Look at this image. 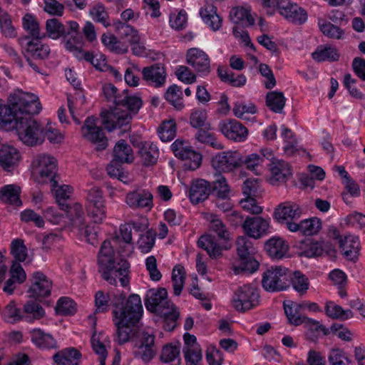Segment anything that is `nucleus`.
Segmentation results:
<instances>
[{
	"mask_svg": "<svg viewBox=\"0 0 365 365\" xmlns=\"http://www.w3.org/2000/svg\"><path fill=\"white\" fill-rule=\"evenodd\" d=\"M262 163L263 157L257 153H252L245 157L242 156V165H245L247 170L253 172L257 175L262 173Z\"/></svg>",
	"mask_w": 365,
	"mask_h": 365,
	"instance_id": "nucleus-48",
	"label": "nucleus"
},
{
	"mask_svg": "<svg viewBox=\"0 0 365 365\" xmlns=\"http://www.w3.org/2000/svg\"><path fill=\"white\" fill-rule=\"evenodd\" d=\"M81 352L75 348H67L57 352L53 356V361L58 365H79Z\"/></svg>",
	"mask_w": 365,
	"mask_h": 365,
	"instance_id": "nucleus-30",
	"label": "nucleus"
},
{
	"mask_svg": "<svg viewBox=\"0 0 365 365\" xmlns=\"http://www.w3.org/2000/svg\"><path fill=\"white\" fill-rule=\"evenodd\" d=\"M11 253L16 261L24 262L28 256L24 240L15 239L11 242Z\"/></svg>",
	"mask_w": 365,
	"mask_h": 365,
	"instance_id": "nucleus-61",
	"label": "nucleus"
},
{
	"mask_svg": "<svg viewBox=\"0 0 365 365\" xmlns=\"http://www.w3.org/2000/svg\"><path fill=\"white\" fill-rule=\"evenodd\" d=\"M44 36L45 34H42L41 37L30 39L29 36H24L19 38V43L21 45L24 41H27L26 47L22 51L24 58L43 61L48 57L51 52L49 46L41 41V38Z\"/></svg>",
	"mask_w": 365,
	"mask_h": 365,
	"instance_id": "nucleus-12",
	"label": "nucleus"
},
{
	"mask_svg": "<svg viewBox=\"0 0 365 365\" xmlns=\"http://www.w3.org/2000/svg\"><path fill=\"white\" fill-rule=\"evenodd\" d=\"M98 118L93 115L88 116L81 127L82 137L97 145V150H105L108 146V139L102 128L97 125Z\"/></svg>",
	"mask_w": 365,
	"mask_h": 365,
	"instance_id": "nucleus-10",
	"label": "nucleus"
},
{
	"mask_svg": "<svg viewBox=\"0 0 365 365\" xmlns=\"http://www.w3.org/2000/svg\"><path fill=\"white\" fill-rule=\"evenodd\" d=\"M113 26L119 36L126 38L129 43H136L140 39L138 31L129 24L117 21L114 22Z\"/></svg>",
	"mask_w": 365,
	"mask_h": 365,
	"instance_id": "nucleus-38",
	"label": "nucleus"
},
{
	"mask_svg": "<svg viewBox=\"0 0 365 365\" xmlns=\"http://www.w3.org/2000/svg\"><path fill=\"white\" fill-rule=\"evenodd\" d=\"M161 361L170 363V365H180V347L179 346L167 344L163 346L160 356Z\"/></svg>",
	"mask_w": 365,
	"mask_h": 365,
	"instance_id": "nucleus-46",
	"label": "nucleus"
},
{
	"mask_svg": "<svg viewBox=\"0 0 365 365\" xmlns=\"http://www.w3.org/2000/svg\"><path fill=\"white\" fill-rule=\"evenodd\" d=\"M143 105L142 99L137 96H130L127 90L122 91L121 97L115 98V108L106 113L101 114L103 124L106 129L112 131L116 128H123L126 131L130 128V111L137 113Z\"/></svg>",
	"mask_w": 365,
	"mask_h": 365,
	"instance_id": "nucleus-4",
	"label": "nucleus"
},
{
	"mask_svg": "<svg viewBox=\"0 0 365 365\" xmlns=\"http://www.w3.org/2000/svg\"><path fill=\"white\" fill-rule=\"evenodd\" d=\"M217 75L222 81L228 83L235 87H240L245 84L246 77L243 74L235 76V73L227 69L219 66L217 68Z\"/></svg>",
	"mask_w": 365,
	"mask_h": 365,
	"instance_id": "nucleus-45",
	"label": "nucleus"
},
{
	"mask_svg": "<svg viewBox=\"0 0 365 365\" xmlns=\"http://www.w3.org/2000/svg\"><path fill=\"white\" fill-rule=\"evenodd\" d=\"M21 159L19 151L13 146L3 145L0 148V167L6 171L13 170Z\"/></svg>",
	"mask_w": 365,
	"mask_h": 365,
	"instance_id": "nucleus-24",
	"label": "nucleus"
},
{
	"mask_svg": "<svg viewBox=\"0 0 365 365\" xmlns=\"http://www.w3.org/2000/svg\"><path fill=\"white\" fill-rule=\"evenodd\" d=\"M61 209L65 210L68 217L74 225L81 227L84 223L83 211L81 205L74 203L72 205L67 203H60Z\"/></svg>",
	"mask_w": 365,
	"mask_h": 365,
	"instance_id": "nucleus-33",
	"label": "nucleus"
},
{
	"mask_svg": "<svg viewBox=\"0 0 365 365\" xmlns=\"http://www.w3.org/2000/svg\"><path fill=\"white\" fill-rule=\"evenodd\" d=\"M264 249L271 258L279 259L287 254L288 246L281 239L272 238L266 242Z\"/></svg>",
	"mask_w": 365,
	"mask_h": 365,
	"instance_id": "nucleus-31",
	"label": "nucleus"
},
{
	"mask_svg": "<svg viewBox=\"0 0 365 365\" xmlns=\"http://www.w3.org/2000/svg\"><path fill=\"white\" fill-rule=\"evenodd\" d=\"M213 168L219 171L230 172L242 165V155L237 151H225L212 160Z\"/></svg>",
	"mask_w": 365,
	"mask_h": 365,
	"instance_id": "nucleus-14",
	"label": "nucleus"
},
{
	"mask_svg": "<svg viewBox=\"0 0 365 365\" xmlns=\"http://www.w3.org/2000/svg\"><path fill=\"white\" fill-rule=\"evenodd\" d=\"M290 274L288 269L272 267L263 273L262 285L268 292H279L289 287Z\"/></svg>",
	"mask_w": 365,
	"mask_h": 365,
	"instance_id": "nucleus-7",
	"label": "nucleus"
},
{
	"mask_svg": "<svg viewBox=\"0 0 365 365\" xmlns=\"http://www.w3.org/2000/svg\"><path fill=\"white\" fill-rule=\"evenodd\" d=\"M230 19L234 24L242 23L246 26L255 24V19L250 14V10L242 6H237L230 12Z\"/></svg>",
	"mask_w": 365,
	"mask_h": 365,
	"instance_id": "nucleus-32",
	"label": "nucleus"
},
{
	"mask_svg": "<svg viewBox=\"0 0 365 365\" xmlns=\"http://www.w3.org/2000/svg\"><path fill=\"white\" fill-rule=\"evenodd\" d=\"M113 159L126 163H130L133 161L132 149L125 140H120L115 144L113 149Z\"/></svg>",
	"mask_w": 365,
	"mask_h": 365,
	"instance_id": "nucleus-43",
	"label": "nucleus"
},
{
	"mask_svg": "<svg viewBox=\"0 0 365 365\" xmlns=\"http://www.w3.org/2000/svg\"><path fill=\"white\" fill-rule=\"evenodd\" d=\"M331 365H349L351 361L340 349H332L328 356Z\"/></svg>",
	"mask_w": 365,
	"mask_h": 365,
	"instance_id": "nucleus-64",
	"label": "nucleus"
},
{
	"mask_svg": "<svg viewBox=\"0 0 365 365\" xmlns=\"http://www.w3.org/2000/svg\"><path fill=\"white\" fill-rule=\"evenodd\" d=\"M160 140L163 142L172 140L176 134V124L174 120L164 121L158 130Z\"/></svg>",
	"mask_w": 365,
	"mask_h": 365,
	"instance_id": "nucleus-53",
	"label": "nucleus"
},
{
	"mask_svg": "<svg viewBox=\"0 0 365 365\" xmlns=\"http://www.w3.org/2000/svg\"><path fill=\"white\" fill-rule=\"evenodd\" d=\"M318 26L321 32L329 38L341 39L344 35V31L341 26L332 24L325 19H319Z\"/></svg>",
	"mask_w": 365,
	"mask_h": 365,
	"instance_id": "nucleus-35",
	"label": "nucleus"
},
{
	"mask_svg": "<svg viewBox=\"0 0 365 365\" xmlns=\"http://www.w3.org/2000/svg\"><path fill=\"white\" fill-rule=\"evenodd\" d=\"M187 63L201 76H207L210 72V63L208 56L202 50L192 48L187 53Z\"/></svg>",
	"mask_w": 365,
	"mask_h": 365,
	"instance_id": "nucleus-17",
	"label": "nucleus"
},
{
	"mask_svg": "<svg viewBox=\"0 0 365 365\" xmlns=\"http://www.w3.org/2000/svg\"><path fill=\"white\" fill-rule=\"evenodd\" d=\"M76 311V303L68 297H61L56 304V312L61 315H72Z\"/></svg>",
	"mask_w": 365,
	"mask_h": 365,
	"instance_id": "nucleus-57",
	"label": "nucleus"
},
{
	"mask_svg": "<svg viewBox=\"0 0 365 365\" xmlns=\"http://www.w3.org/2000/svg\"><path fill=\"white\" fill-rule=\"evenodd\" d=\"M190 123L195 128H209L210 123L207 122V113L204 110H193L190 116Z\"/></svg>",
	"mask_w": 365,
	"mask_h": 365,
	"instance_id": "nucleus-59",
	"label": "nucleus"
},
{
	"mask_svg": "<svg viewBox=\"0 0 365 365\" xmlns=\"http://www.w3.org/2000/svg\"><path fill=\"white\" fill-rule=\"evenodd\" d=\"M113 320L116 327L115 341L123 345L129 341L133 343L140 331L138 324L143 316V305L139 295L132 294L126 298L122 293L112 299Z\"/></svg>",
	"mask_w": 365,
	"mask_h": 365,
	"instance_id": "nucleus-2",
	"label": "nucleus"
},
{
	"mask_svg": "<svg viewBox=\"0 0 365 365\" xmlns=\"http://www.w3.org/2000/svg\"><path fill=\"white\" fill-rule=\"evenodd\" d=\"M259 294L253 284H245L237 288L232 297L234 308L241 312L250 310L259 304Z\"/></svg>",
	"mask_w": 365,
	"mask_h": 365,
	"instance_id": "nucleus-9",
	"label": "nucleus"
},
{
	"mask_svg": "<svg viewBox=\"0 0 365 365\" xmlns=\"http://www.w3.org/2000/svg\"><path fill=\"white\" fill-rule=\"evenodd\" d=\"M339 247L344 256L351 261L358 258L359 253V239L354 235H346L344 239H340Z\"/></svg>",
	"mask_w": 365,
	"mask_h": 365,
	"instance_id": "nucleus-27",
	"label": "nucleus"
},
{
	"mask_svg": "<svg viewBox=\"0 0 365 365\" xmlns=\"http://www.w3.org/2000/svg\"><path fill=\"white\" fill-rule=\"evenodd\" d=\"M52 282L41 272H36L32 275V284L29 289V297L41 299L51 294Z\"/></svg>",
	"mask_w": 365,
	"mask_h": 365,
	"instance_id": "nucleus-18",
	"label": "nucleus"
},
{
	"mask_svg": "<svg viewBox=\"0 0 365 365\" xmlns=\"http://www.w3.org/2000/svg\"><path fill=\"white\" fill-rule=\"evenodd\" d=\"M211 193V184L203 179L193 181L189 191L191 202L197 205L206 200Z\"/></svg>",
	"mask_w": 365,
	"mask_h": 365,
	"instance_id": "nucleus-25",
	"label": "nucleus"
},
{
	"mask_svg": "<svg viewBox=\"0 0 365 365\" xmlns=\"http://www.w3.org/2000/svg\"><path fill=\"white\" fill-rule=\"evenodd\" d=\"M290 280L294 289L300 294H305L309 289L308 278L299 271H295L293 273V277H290Z\"/></svg>",
	"mask_w": 365,
	"mask_h": 365,
	"instance_id": "nucleus-54",
	"label": "nucleus"
},
{
	"mask_svg": "<svg viewBox=\"0 0 365 365\" xmlns=\"http://www.w3.org/2000/svg\"><path fill=\"white\" fill-rule=\"evenodd\" d=\"M278 10L282 16L296 24H302L307 19L306 11L296 4L280 1Z\"/></svg>",
	"mask_w": 365,
	"mask_h": 365,
	"instance_id": "nucleus-20",
	"label": "nucleus"
},
{
	"mask_svg": "<svg viewBox=\"0 0 365 365\" xmlns=\"http://www.w3.org/2000/svg\"><path fill=\"white\" fill-rule=\"evenodd\" d=\"M286 103L284 93L280 91H270L266 95V105L273 112L281 113Z\"/></svg>",
	"mask_w": 365,
	"mask_h": 365,
	"instance_id": "nucleus-39",
	"label": "nucleus"
},
{
	"mask_svg": "<svg viewBox=\"0 0 365 365\" xmlns=\"http://www.w3.org/2000/svg\"><path fill=\"white\" fill-rule=\"evenodd\" d=\"M46 29L48 36L53 39H57L66 34V26L56 19L47 20Z\"/></svg>",
	"mask_w": 365,
	"mask_h": 365,
	"instance_id": "nucleus-55",
	"label": "nucleus"
},
{
	"mask_svg": "<svg viewBox=\"0 0 365 365\" xmlns=\"http://www.w3.org/2000/svg\"><path fill=\"white\" fill-rule=\"evenodd\" d=\"M284 309L289 324L299 326L304 322L306 316L301 314V306L298 305V303H284Z\"/></svg>",
	"mask_w": 365,
	"mask_h": 365,
	"instance_id": "nucleus-34",
	"label": "nucleus"
},
{
	"mask_svg": "<svg viewBox=\"0 0 365 365\" xmlns=\"http://www.w3.org/2000/svg\"><path fill=\"white\" fill-rule=\"evenodd\" d=\"M209 128H202L197 130L195 135V139L204 144H207L217 150H222L224 148V145L220 141H218L213 133L210 131Z\"/></svg>",
	"mask_w": 365,
	"mask_h": 365,
	"instance_id": "nucleus-40",
	"label": "nucleus"
},
{
	"mask_svg": "<svg viewBox=\"0 0 365 365\" xmlns=\"http://www.w3.org/2000/svg\"><path fill=\"white\" fill-rule=\"evenodd\" d=\"M139 154L145 166L154 165L159 157V150L153 143H145L140 149Z\"/></svg>",
	"mask_w": 365,
	"mask_h": 365,
	"instance_id": "nucleus-37",
	"label": "nucleus"
},
{
	"mask_svg": "<svg viewBox=\"0 0 365 365\" xmlns=\"http://www.w3.org/2000/svg\"><path fill=\"white\" fill-rule=\"evenodd\" d=\"M288 226L290 232H300L304 235L312 236L319 232L322 228V221L319 218L311 217L299 223H289Z\"/></svg>",
	"mask_w": 365,
	"mask_h": 365,
	"instance_id": "nucleus-26",
	"label": "nucleus"
},
{
	"mask_svg": "<svg viewBox=\"0 0 365 365\" xmlns=\"http://www.w3.org/2000/svg\"><path fill=\"white\" fill-rule=\"evenodd\" d=\"M98 272L102 278L111 285L116 286L118 278L122 287L129 284V262L120 259H115V252L109 240H104L97 256Z\"/></svg>",
	"mask_w": 365,
	"mask_h": 365,
	"instance_id": "nucleus-3",
	"label": "nucleus"
},
{
	"mask_svg": "<svg viewBox=\"0 0 365 365\" xmlns=\"http://www.w3.org/2000/svg\"><path fill=\"white\" fill-rule=\"evenodd\" d=\"M217 9L213 4H206L200 10V15L206 25L212 31H218L222 26V19L217 13Z\"/></svg>",
	"mask_w": 365,
	"mask_h": 365,
	"instance_id": "nucleus-28",
	"label": "nucleus"
},
{
	"mask_svg": "<svg viewBox=\"0 0 365 365\" xmlns=\"http://www.w3.org/2000/svg\"><path fill=\"white\" fill-rule=\"evenodd\" d=\"M155 234L152 230H148L144 234H140L138 240V248L143 253L149 252L154 246Z\"/></svg>",
	"mask_w": 365,
	"mask_h": 365,
	"instance_id": "nucleus-58",
	"label": "nucleus"
},
{
	"mask_svg": "<svg viewBox=\"0 0 365 365\" xmlns=\"http://www.w3.org/2000/svg\"><path fill=\"white\" fill-rule=\"evenodd\" d=\"M159 315L164 319L163 328L165 331H171L175 328L179 317V312L176 307H171L170 309L164 312V314Z\"/></svg>",
	"mask_w": 365,
	"mask_h": 365,
	"instance_id": "nucleus-60",
	"label": "nucleus"
},
{
	"mask_svg": "<svg viewBox=\"0 0 365 365\" xmlns=\"http://www.w3.org/2000/svg\"><path fill=\"white\" fill-rule=\"evenodd\" d=\"M41 110L36 96L17 91L9 96L7 104H0V125L7 130H15L26 145H41L44 141L43 127L32 116Z\"/></svg>",
	"mask_w": 365,
	"mask_h": 365,
	"instance_id": "nucleus-1",
	"label": "nucleus"
},
{
	"mask_svg": "<svg viewBox=\"0 0 365 365\" xmlns=\"http://www.w3.org/2000/svg\"><path fill=\"white\" fill-rule=\"evenodd\" d=\"M0 200L7 204L19 206L21 201L19 198V187L14 185H7L0 189Z\"/></svg>",
	"mask_w": 365,
	"mask_h": 365,
	"instance_id": "nucleus-36",
	"label": "nucleus"
},
{
	"mask_svg": "<svg viewBox=\"0 0 365 365\" xmlns=\"http://www.w3.org/2000/svg\"><path fill=\"white\" fill-rule=\"evenodd\" d=\"M232 111L237 118L244 119L245 114H255L257 112V108L252 103L236 102Z\"/></svg>",
	"mask_w": 365,
	"mask_h": 365,
	"instance_id": "nucleus-63",
	"label": "nucleus"
},
{
	"mask_svg": "<svg viewBox=\"0 0 365 365\" xmlns=\"http://www.w3.org/2000/svg\"><path fill=\"white\" fill-rule=\"evenodd\" d=\"M185 279V272L182 266L178 264L175 266L172 272V282L174 294L179 296L184 287Z\"/></svg>",
	"mask_w": 365,
	"mask_h": 365,
	"instance_id": "nucleus-50",
	"label": "nucleus"
},
{
	"mask_svg": "<svg viewBox=\"0 0 365 365\" xmlns=\"http://www.w3.org/2000/svg\"><path fill=\"white\" fill-rule=\"evenodd\" d=\"M181 96V89L175 84L170 86L165 93V98L178 110H181L184 107Z\"/></svg>",
	"mask_w": 365,
	"mask_h": 365,
	"instance_id": "nucleus-52",
	"label": "nucleus"
},
{
	"mask_svg": "<svg viewBox=\"0 0 365 365\" xmlns=\"http://www.w3.org/2000/svg\"><path fill=\"white\" fill-rule=\"evenodd\" d=\"M44 314L45 311L43 307L38 302L34 300H29L24 305V319L27 322L39 319L42 318Z\"/></svg>",
	"mask_w": 365,
	"mask_h": 365,
	"instance_id": "nucleus-44",
	"label": "nucleus"
},
{
	"mask_svg": "<svg viewBox=\"0 0 365 365\" xmlns=\"http://www.w3.org/2000/svg\"><path fill=\"white\" fill-rule=\"evenodd\" d=\"M236 245L239 259L232 265L235 274L256 272L259 268V262L255 258L256 250L252 242L247 237L241 236L237 238Z\"/></svg>",
	"mask_w": 365,
	"mask_h": 365,
	"instance_id": "nucleus-6",
	"label": "nucleus"
},
{
	"mask_svg": "<svg viewBox=\"0 0 365 365\" xmlns=\"http://www.w3.org/2000/svg\"><path fill=\"white\" fill-rule=\"evenodd\" d=\"M22 26L24 29L29 33V37L34 38L42 36L38 22L34 15L26 14L22 18Z\"/></svg>",
	"mask_w": 365,
	"mask_h": 365,
	"instance_id": "nucleus-49",
	"label": "nucleus"
},
{
	"mask_svg": "<svg viewBox=\"0 0 365 365\" xmlns=\"http://www.w3.org/2000/svg\"><path fill=\"white\" fill-rule=\"evenodd\" d=\"M0 29L2 34L7 38H14L17 33L12 25L10 15L0 8Z\"/></svg>",
	"mask_w": 365,
	"mask_h": 365,
	"instance_id": "nucleus-51",
	"label": "nucleus"
},
{
	"mask_svg": "<svg viewBox=\"0 0 365 365\" xmlns=\"http://www.w3.org/2000/svg\"><path fill=\"white\" fill-rule=\"evenodd\" d=\"M325 313L333 319L346 320L353 317V313L350 309L345 310L341 306L331 301L326 303Z\"/></svg>",
	"mask_w": 365,
	"mask_h": 365,
	"instance_id": "nucleus-42",
	"label": "nucleus"
},
{
	"mask_svg": "<svg viewBox=\"0 0 365 365\" xmlns=\"http://www.w3.org/2000/svg\"><path fill=\"white\" fill-rule=\"evenodd\" d=\"M211 192H215L217 196L221 199H225L228 197L230 189L224 176L218 175L212 182Z\"/></svg>",
	"mask_w": 365,
	"mask_h": 365,
	"instance_id": "nucleus-56",
	"label": "nucleus"
},
{
	"mask_svg": "<svg viewBox=\"0 0 365 365\" xmlns=\"http://www.w3.org/2000/svg\"><path fill=\"white\" fill-rule=\"evenodd\" d=\"M145 304L148 310L157 314H164V312L175 307L168 299V292L165 288L150 289L148 291Z\"/></svg>",
	"mask_w": 365,
	"mask_h": 365,
	"instance_id": "nucleus-11",
	"label": "nucleus"
},
{
	"mask_svg": "<svg viewBox=\"0 0 365 365\" xmlns=\"http://www.w3.org/2000/svg\"><path fill=\"white\" fill-rule=\"evenodd\" d=\"M271 177L270 183L276 185L277 182H284L292 175L290 165L282 160H274L269 164Z\"/></svg>",
	"mask_w": 365,
	"mask_h": 365,
	"instance_id": "nucleus-21",
	"label": "nucleus"
},
{
	"mask_svg": "<svg viewBox=\"0 0 365 365\" xmlns=\"http://www.w3.org/2000/svg\"><path fill=\"white\" fill-rule=\"evenodd\" d=\"M143 80L155 88L164 86L166 80V73L163 66L160 64H155L145 67L142 71Z\"/></svg>",
	"mask_w": 365,
	"mask_h": 365,
	"instance_id": "nucleus-22",
	"label": "nucleus"
},
{
	"mask_svg": "<svg viewBox=\"0 0 365 365\" xmlns=\"http://www.w3.org/2000/svg\"><path fill=\"white\" fill-rule=\"evenodd\" d=\"M31 341L39 349H51L57 348V342L53 336L41 329H34L30 331Z\"/></svg>",
	"mask_w": 365,
	"mask_h": 365,
	"instance_id": "nucleus-29",
	"label": "nucleus"
},
{
	"mask_svg": "<svg viewBox=\"0 0 365 365\" xmlns=\"http://www.w3.org/2000/svg\"><path fill=\"white\" fill-rule=\"evenodd\" d=\"M312 58L318 61H336L339 60V53L334 47L320 46L312 54Z\"/></svg>",
	"mask_w": 365,
	"mask_h": 365,
	"instance_id": "nucleus-41",
	"label": "nucleus"
},
{
	"mask_svg": "<svg viewBox=\"0 0 365 365\" xmlns=\"http://www.w3.org/2000/svg\"><path fill=\"white\" fill-rule=\"evenodd\" d=\"M120 293L110 295L101 290L96 292L95 294V314L107 312L110 309V306H112L113 297Z\"/></svg>",
	"mask_w": 365,
	"mask_h": 365,
	"instance_id": "nucleus-47",
	"label": "nucleus"
},
{
	"mask_svg": "<svg viewBox=\"0 0 365 365\" xmlns=\"http://www.w3.org/2000/svg\"><path fill=\"white\" fill-rule=\"evenodd\" d=\"M269 227V222L259 216L247 217L242 223L245 233L255 240L267 235Z\"/></svg>",
	"mask_w": 365,
	"mask_h": 365,
	"instance_id": "nucleus-19",
	"label": "nucleus"
},
{
	"mask_svg": "<svg viewBox=\"0 0 365 365\" xmlns=\"http://www.w3.org/2000/svg\"><path fill=\"white\" fill-rule=\"evenodd\" d=\"M155 335L148 331H139L133 339V355L144 363L150 362L157 353Z\"/></svg>",
	"mask_w": 365,
	"mask_h": 365,
	"instance_id": "nucleus-8",
	"label": "nucleus"
},
{
	"mask_svg": "<svg viewBox=\"0 0 365 365\" xmlns=\"http://www.w3.org/2000/svg\"><path fill=\"white\" fill-rule=\"evenodd\" d=\"M125 202L133 210L145 208L150 210L154 206L153 195L148 190L145 189H139L128 192Z\"/></svg>",
	"mask_w": 365,
	"mask_h": 365,
	"instance_id": "nucleus-16",
	"label": "nucleus"
},
{
	"mask_svg": "<svg viewBox=\"0 0 365 365\" xmlns=\"http://www.w3.org/2000/svg\"><path fill=\"white\" fill-rule=\"evenodd\" d=\"M197 245L205 250L212 259L220 257L222 250L227 249L226 246L223 245L211 235L201 236L197 241Z\"/></svg>",
	"mask_w": 365,
	"mask_h": 365,
	"instance_id": "nucleus-23",
	"label": "nucleus"
},
{
	"mask_svg": "<svg viewBox=\"0 0 365 365\" xmlns=\"http://www.w3.org/2000/svg\"><path fill=\"white\" fill-rule=\"evenodd\" d=\"M302 215L299 205L293 201H286L278 205L274 211V218L277 222L285 225L288 229L289 223H297Z\"/></svg>",
	"mask_w": 365,
	"mask_h": 365,
	"instance_id": "nucleus-13",
	"label": "nucleus"
},
{
	"mask_svg": "<svg viewBox=\"0 0 365 365\" xmlns=\"http://www.w3.org/2000/svg\"><path fill=\"white\" fill-rule=\"evenodd\" d=\"M210 228L217 235L220 240H224L225 242L229 240L230 232H228L225 225L220 218L215 216L213 217L210 222Z\"/></svg>",
	"mask_w": 365,
	"mask_h": 365,
	"instance_id": "nucleus-62",
	"label": "nucleus"
},
{
	"mask_svg": "<svg viewBox=\"0 0 365 365\" xmlns=\"http://www.w3.org/2000/svg\"><path fill=\"white\" fill-rule=\"evenodd\" d=\"M218 127L227 138L233 141H245L248 135L247 128L235 119L222 120L219 123Z\"/></svg>",
	"mask_w": 365,
	"mask_h": 365,
	"instance_id": "nucleus-15",
	"label": "nucleus"
},
{
	"mask_svg": "<svg viewBox=\"0 0 365 365\" xmlns=\"http://www.w3.org/2000/svg\"><path fill=\"white\" fill-rule=\"evenodd\" d=\"M56 166V160L53 157L44 153L36 155L31 165V176L37 183L49 182L52 189H54L58 186Z\"/></svg>",
	"mask_w": 365,
	"mask_h": 365,
	"instance_id": "nucleus-5",
	"label": "nucleus"
}]
</instances>
